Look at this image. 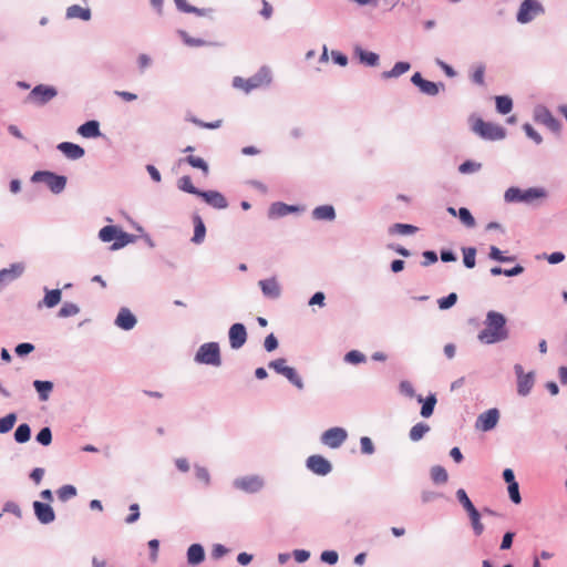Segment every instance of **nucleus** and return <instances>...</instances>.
<instances>
[{
  "instance_id": "nucleus-1",
  "label": "nucleus",
  "mask_w": 567,
  "mask_h": 567,
  "mask_svg": "<svg viewBox=\"0 0 567 567\" xmlns=\"http://www.w3.org/2000/svg\"><path fill=\"white\" fill-rule=\"evenodd\" d=\"M506 317L495 310H489L484 320V328L478 332L481 343L491 346L503 342L509 338Z\"/></svg>"
},
{
  "instance_id": "nucleus-2",
  "label": "nucleus",
  "mask_w": 567,
  "mask_h": 567,
  "mask_svg": "<svg viewBox=\"0 0 567 567\" xmlns=\"http://www.w3.org/2000/svg\"><path fill=\"white\" fill-rule=\"evenodd\" d=\"M547 197V192L543 187H529L520 189L519 187H509L504 193V200L506 203H525L533 204L535 200L544 199Z\"/></svg>"
},
{
  "instance_id": "nucleus-3",
  "label": "nucleus",
  "mask_w": 567,
  "mask_h": 567,
  "mask_svg": "<svg viewBox=\"0 0 567 567\" xmlns=\"http://www.w3.org/2000/svg\"><path fill=\"white\" fill-rule=\"evenodd\" d=\"M271 82V71L268 66H261L257 73L248 79L235 76L233 80V86L240 89L246 93L251 92L255 89L269 85Z\"/></svg>"
},
{
  "instance_id": "nucleus-4",
  "label": "nucleus",
  "mask_w": 567,
  "mask_h": 567,
  "mask_svg": "<svg viewBox=\"0 0 567 567\" xmlns=\"http://www.w3.org/2000/svg\"><path fill=\"white\" fill-rule=\"evenodd\" d=\"M194 361L199 364L220 367L221 355L218 342L203 343L196 351Z\"/></svg>"
},
{
  "instance_id": "nucleus-5",
  "label": "nucleus",
  "mask_w": 567,
  "mask_h": 567,
  "mask_svg": "<svg viewBox=\"0 0 567 567\" xmlns=\"http://www.w3.org/2000/svg\"><path fill=\"white\" fill-rule=\"evenodd\" d=\"M31 181L34 182V183H41V182L45 183L48 188L53 194H61L65 189L66 182H68L65 176L58 175V174H55L53 172H50V171H38V172H35L32 175Z\"/></svg>"
},
{
  "instance_id": "nucleus-6",
  "label": "nucleus",
  "mask_w": 567,
  "mask_h": 567,
  "mask_svg": "<svg viewBox=\"0 0 567 567\" xmlns=\"http://www.w3.org/2000/svg\"><path fill=\"white\" fill-rule=\"evenodd\" d=\"M473 131L487 141H499L506 135L505 128L498 124L477 118L473 124Z\"/></svg>"
},
{
  "instance_id": "nucleus-7",
  "label": "nucleus",
  "mask_w": 567,
  "mask_h": 567,
  "mask_svg": "<svg viewBox=\"0 0 567 567\" xmlns=\"http://www.w3.org/2000/svg\"><path fill=\"white\" fill-rule=\"evenodd\" d=\"M286 363V359L279 358L270 361L268 363V367L272 369L276 373L284 375L298 390H302L305 388L302 378L298 374L295 368L288 367Z\"/></svg>"
},
{
  "instance_id": "nucleus-8",
  "label": "nucleus",
  "mask_w": 567,
  "mask_h": 567,
  "mask_svg": "<svg viewBox=\"0 0 567 567\" xmlns=\"http://www.w3.org/2000/svg\"><path fill=\"white\" fill-rule=\"evenodd\" d=\"M544 12L545 9L538 0H524L518 8L516 20L520 24H526Z\"/></svg>"
},
{
  "instance_id": "nucleus-9",
  "label": "nucleus",
  "mask_w": 567,
  "mask_h": 567,
  "mask_svg": "<svg viewBox=\"0 0 567 567\" xmlns=\"http://www.w3.org/2000/svg\"><path fill=\"white\" fill-rule=\"evenodd\" d=\"M58 95V90L52 85L38 84L27 96L29 103L43 106Z\"/></svg>"
},
{
  "instance_id": "nucleus-10",
  "label": "nucleus",
  "mask_w": 567,
  "mask_h": 567,
  "mask_svg": "<svg viewBox=\"0 0 567 567\" xmlns=\"http://www.w3.org/2000/svg\"><path fill=\"white\" fill-rule=\"evenodd\" d=\"M233 486L241 492L255 494L264 488L265 481L260 475H246L235 478Z\"/></svg>"
},
{
  "instance_id": "nucleus-11",
  "label": "nucleus",
  "mask_w": 567,
  "mask_h": 567,
  "mask_svg": "<svg viewBox=\"0 0 567 567\" xmlns=\"http://www.w3.org/2000/svg\"><path fill=\"white\" fill-rule=\"evenodd\" d=\"M348 439V432L343 427H330L321 434L320 441L330 449H339Z\"/></svg>"
},
{
  "instance_id": "nucleus-12",
  "label": "nucleus",
  "mask_w": 567,
  "mask_h": 567,
  "mask_svg": "<svg viewBox=\"0 0 567 567\" xmlns=\"http://www.w3.org/2000/svg\"><path fill=\"white\" fill-rule=\"evenodd\" d=\"M514 372L517 378V393L520 396H527L530 393L535 383L534 372L525 373L520 364L514 365Z\"/></svg>"
},
{
  "instance_id": "nucleus-13",
  "label": "nucleus",
  "mask_w": 567,
  "mask_h": 567,
  "mask_svg": "<svg viewBox=\"0 0 567 567\" xmlns=\"http://www.w3.org/2000/svg\"><path fill=\"white\" fill-rule=\"evenodd\" d=\"M411 82L419 87V90L429 96H435L440 93V90H444L445 85L442 82H432L429 80H425L422 78L421 73L415 72L412 78Z\"/></svg>"
},
{
  "instance_id": "nucleus-14",
  "label": "nucleus",
  "mask_w": 567,
  "mask_h": 567,
  "mask_svg": "<svg viewBox=\"0 0 567 567\" xmlns=\"http://www.w3.org/2000/svg\"><path fill=\"white\" fill-rule=\"evenodd\" d=\"M534 120L537 123L545 125L553 132H558L561 126L559 121L556 120L551 112L544 105H537L534 109Z\"/></svg>"
},
{
  "instance_id": "nucleus-15",
  "label": "nucleus",
  "mask_w": 567,
  "mask_h": 567,
  "mask_svg": "<svg viewBox=\"0 0 567 567\" xmlns=\"http://www.w3.org/2000/svg\"><path fill=\"white\" fill-rule=\"evenodd\" d=\"M499 420V411L496 408L489 409L481 413L475 422V427L483 432L493 430Z\"/></svg>"
},
{
  "instance_id": "nucleus-16",
  "label": "nucleus",
  "mask_w": 567,
  "mask_h": 567,
  "mask_svg": "<svg viewBox=\"0 0 567 567\" xmlns=\"http://www.w3.org/2000/svg\"><path fill=\"white\" fill-rule=\"evenodd\" d=\"M306 465L309 471L320 476H326L332 471L331 463L318 454L309 456Z\"/></svg>"
},
{
  "instance_id": "nucleus-17",
  "label": "nucleus",
  "mask_w": 567,
  "mask_h": 567,
  "mask_svg": "<svg viewBox=\"0 0 567 567\" xmlns=\"http://www.w3.org/2000/svg\"><path fill=\"white\" fill-rule=\"evenodd\" d=\"M37 519L43 524L49 525L55 520V513L49 503L34 501L32 504Z\"/></svg>"
},
{
  "instance_id": "nucleus-18",
  "label": "nucleus",
  "mask_w": 567,
  "mask_h": 567,
  "mask_svg": "<svg viewBox=\"0 0 567 567\" xmlns=\"http://www.w3.org/2000/svg\"><path fill=\"white\" fill-rule=\"evenodd\" d=\"M229 344L231 349H240L247 341V330L243 323H234L228 331Z\"/></svg>"
},
{
  "instance_id": "nucleus-19",
  "label": "nucleus",
  "mask_w": 567,
  "mask_h": 567,
  "mask_svg": "<svg viewBox=\"0 0 567 567\" xmlns=\"http://www.w3.org/2000/svg\"><path fill=\"white\" fill-rule=\"evenodd\" d=\"M114 323L120 329L130 331L136 326L137 319L128 308L123 307L120 309Z\"/></svg>"
},
{
  "instance_id": "nucleus-20",
  "label": "nucleus",
  "mask_w": 567,
  "mask_h": 567,
  "mask_svg": "<svg viewBox=\"0 0 567 567\" xmlns=\"http://www.w3.org/2000/svg\"><path fill=\"white\" fill-rule=\"evenodd\" d=\"M198 196L216 209H225L228 207L226 197L217 190H202Z\"/></svg>"
},
{
  "instance_id": "nucleus-21",
  "label": "nucleus",
  "mask_w": 567,
  "mask_h": 567,
  "mask_svg": "<svg viewBox=\"0 0 567 567\" xmlns=\"http://www.w3.org/2000/svg\"><path fill=\"white\" fill-rule=\"evenodd\" d=\"M258 285L266 298L278 299L281 295L280 285L275 277L260 280Z\"/></svg>"
},
{
  "instance_id": "nucleus-22",
  "label": "nucleus",
  "mask_w": 567,
  "mask_h": 567,
  "mask_svg": "<svg viewBox=\"0 0 567 567\" xmlns=\"http://www.w3.org/2000/svg\"><path fill=\"white\" fill-rule=\"evenodd\" d=\"M56 148L69 159L76 161L84 156L85 151L82 146L71 143L61 142Z\"/></svg>"
},
{
  "instance_id": "nucleus-23",
  "label": "nucleus",
  "mask_w": 567,
  "mask_h": 567,
  "mask_svg": "<svg viewBox=\"0 0 567 567\" xmlns=\"http://www.w3.org/2000/svg\"><path fill=\"white\" fill-rule=\"evenodd\" d=\"M24 271V265L22 262L12 264L9 268L0 270V285H7L17 278H19Z\"/></svg>"
},
{
  "instance_id": "nucleus-24",
  "label": "nucleus",
  "mask_w": 567,
  "mask_h": 567,
  "mask_svg": "<svg viewBox=\"0 0 567 567\" xmlns=\"http://www.w3.org/2000/svg\"><path fill=\"white\" fill-rule=\"evenodd\" d=\"M298 210H299L298 206L287 205L281 202H277V203L271 204V206L269 207L268 216H269V218H278V217H284L290 213H295Z\"/></svg>"
},
{
  "instance_id": "nucleus-25",
  "label": "nucleus",
  "mask_w": 567,
  "mask_h": 567,
  "mask_svg": "<svg viewBox=\"0 0 567 567\" xmlns=\"http://www.w3.org/2000/svg\"><path fill=\"white\" fill-rule=\"evenodd\" d=\"M78 133L84 138L101 136L100 123L95 120L87 121L78 127Z\"/></svg>"
},
{
  "instance_id": "nucleus-26",
  "label": "nucleus",
  "mask_w": 567,
  "mask_h": 567,
  "mask_svg": "<svg viewBox=\"0 0 567 567\" xmlns=\"http://www.w3.org/2000/svg\"><path fill=\"white\" fill-rule=\"evenodd\" d=\"M205 559V550L200 544H193L187 549V563L192 566L199 565Z\"/></svg>"
},
{
  "instance_id": "nucleus-27",
  "label": "nucleus",
  "mask_w": 567,
  "mask_h": 567,
  "mask_svg": "<svg viewBox=\"0 0 567 567\" xmlns=\"http://www.w3.org/2000/svg\"><path fill=\"white\" fill-rule=\"evenodd\" d=\"M354 54L361 63L368 66H377L379 64V54L363 50L361 47L354 48Z\"/></svg>"
},
{
  "instance_id": "nucleus-28",
  "label": "nucleus",
  "mask_w": 567,
  "mask_h": 567,
  "mask_svg": "<svg viewBox=\"0 0 567 567\" xmlns=\"http://www.w3.org/2000/svg\"><path fill=\"white\" fill-rule=\"evenodd\" d=\"M416 400L417 402L422 403L420 412L421 415L423 417H430L433 414L435 404L437 402L436 395L434 393H430L425 399H423L422 395H417Z\"/></svg>"
},
{
  "instance_id": "nucleus-29",
  "label": "nucleus",
  "mask_w": 567,
  "mask_h": 567,
  "mask_svg": "<svg viewBox=\"0 0 567 567\" xmlns=\"http://www.w3.org/2000/svg\"><path fill=\"white\" fill-rule=\"evenodd\" d=\"M45 295L42 301L38 303V307L41 308L42 306L47 308H53L55 307L60 301L62 297V292L60 289H51L44 288Z\"/></svg>"
},
{
  "instance_id": "nucleus-30",
  "label": "nucleus",
  "mask_w": 567,
  "mask_h": 567,
  "mask_svg": "<svg viewBox=\"0 0 567 567\" xmlns=\"http://www.w3.org/2000/svg\"><path fill=\"white\" fill-rule=\"evenodd\" d=\"M312 218L316 220L332 221L336 218V210L331 205H321L312 210Z\"/></svg>"
},
{
  "instance_id": "nucleus-31",
  "label": "nucleus",
  "mask_w": 567,
  "mask_h": 567,
  "mask_svg": "<svg viewBox=\"0 0 567 567\" xmlns=\"http://www.w3.org/2000/svg\"><path fill=\"white\" fill-rule=\"evenodd\" d=\"M65 16L68 19H81L83 21H89L91 19V10L90 8L73 4L66 9Z\"/></svg>"
},
{
  "instance_id": "nucleus-32",
  "label": "nucleus",
  "mask_w": 567,
  "mask_h": 567,
  "mask_svg": "<svg viewBox=\"0 0 567 567\" xmlns=\"http://www.w3.org/2000/svg\"><path fill=\"white\" fill-rule=\"evenodd\" d=\"M193 223H194V236L192 238V241L196 245H199L205 240L206 227H205V224L199 215L193 216Z\"/></svg>"
},
{
  "instance_id": "nucleus-33",
  "label": "nucleus",
  "mask_w": 567,
  "mask_h": 567,
  "mask_svg": "<svg viewBox=\"0 0 567 567\" xmlns=\"http://www.w3.org/2000/svg\"><path fill=\"white\" fill-rule=\"evenodd\" d=\"M33 386H34L35 391L38 392L39 400L44 402L49 399V396L53 390V382L35 380V381H33Z\"/></svg>"
},
{
  "instance_id": "nucleus-34",
  "label": "nucleus",
  "mask_w": 567,
  "mask_h": 567,
  "mask_svg": "<svg viewBox=\"0 0 567 567\" xmlns=\"http://www.w3.org/2000/svg\"><path fill=\"white\" fill-rule=\"evenodd\" d=\"M174 2L176 4V8L179 11L185 12V13H195L199 17L207 16L208 13H210L213 11L212 9H205V8L200 9V8L190 6L186 2V0H174Z\"/></svg>"
},
{
  "instance_id": "nucleus-35",
  "label": "nucleus",
  "mask_w": 567,
  "mask_h": 567,
  "mask_svg": "<svg viewBox=\"0 0 567 567\" xmlns=\"http://www.w3.org/2000/svg\"><path fill=\"white\" fill-rule=\"evenodd\" d=\"M431 430L430 425L424 422H419L413 425L409 432V439L412 442H417L424 437L426 433Z\"/></svg>"
},
{
  "instance_id": "nucleus-36",
  "label": "nucleus",
  "mask_w": 567,
  "mask_h": 567,
  "mask_svg": "<svg viewBox=\"0 0 567 567\" xmlns=\"http://www.w3.org/2000/svg\"><path fill=\"white\" fill-rule=\"evenodd\" d=\"M410 68H411V64L409 62H403V61L396 62L391 70L382 72V78L383 79L399 78L400 75L408 72L410 70Z\"/></svg>"
},
{
  "instance_id": "nucleus-37",
  "label": "nucleus",
  "mask_w": 567,
  "mask_h": 567,
  "mask_svg": "<svg viewBox=\"0 0 567 567\" xmlns=\"http://www.w3.org/2000/svg\"><path fill=\"white\" fill-rule=\"evenodd\" d=\"M134 240H135L134 235L125 233L118 228V234H117L116 240L113 241L111 249L118 250V249L125 247L126 245L134 243Z\"/></svg>"
},
{
  "instance_id": "nucleus-38",
  "label": "nucleus",
  "mask_w": 567,
  "mask_h": 567,
  "mask_svg": "<svg viewBox=\"0 0 567 567\" xmlns=\"http://www.w3.org/2000/svg\"><path fill=\"white\" fill-rule=\"evenodd\" d=\"M31 437V427L27 423L20 424L14 432V440L17 443H27Z\"/></svg>"
},
{
  "instance_id": "nucleus-39",
  "label": "nucleus",
  "mask_w": 567,
  "mask_h": 567,
  "mask_svg": "<svg viewBox=\"0 0 567 567\" xmlns=\"http://www.w3.org/2000/svg\"><path fill=\"white\" fill-rule=\"evenodd\" d=\"M463 264L466 268L472 269L476 265V248L475 247H463Z\"/></svg>"
},
{
  "instance_id": "nucleus-40",
  "label": "nucleus",
  "mask_w": 567,
  "mask_h": 567,
  "mask_svg": "<svg viewBox=\"0 0 567 567\" xmlns=\"http://www.w3.org/2000/svg\"><path fill=\"white\" fill-rule=\"evenodd\" d=\"M431 480L435 484H444L449 480V474L443 466L435 465L431 468Z\"/></svg>"
},
{
  "instance_id": "nucleus-41",
  "label": "nucleus",
  "mask_w": 567,
  "mask_h": 567,
  "mask_svg": "<svg viewBox=\"0 0 567 567\" xmlns=\"http://www.w3.org/2000/svg\"><path fill=\"white\" fill-rule=\"evenodd\" d=\"M117 234H118V227H116V226H104L99 231V238L103 243H111L112 240H114V241L116 240Z\"/></svg>"
},
{
  "instance_id": "nucleus-42",
  "label": "nucleus",
  "mask_w": 567,
  "mask_h": 567,
  "mask_svg": "<svg viewBox=\"0 0 567 567\" xmlns=\"http://www.w3.org/2000/svg\"><path fill=\"white\" fill-rule=\"evenodd\" d=\"M178 188L185 193H188V194H193V195H196L198 196L199 193L202 192L200 189L196 188L193 183H192V178L187 175L185 176H182L179 179H178Z\"/></svg>"
},
{
  "instance_id": "nucleus-43",
  "label": "nucleus",
  "mask_w": 567,
  "mask_h": 567,
  "mask_svg": "<svg viewBox=\"0 0 567 567\" xmlns=\"http://www.w3.org/2000/svg\"><path fill=\"white\" fill-rule=\"evenodd\" d=\"M496 110L501 114H508L513 109V101L509 96H496Z\"/></svg>"
},
{
  "instance_id": "nucleus-44",
  "label": "nucleus",
  "mask_w": 567,
  "mask_h": 567,
  "mask_svg": "<svg viewBox=\"0 0 567 567\" xmlns=\"http://www.w3.org/2000/svg\"><path fill=\"white\" fill-rule=\"evenodd\" d=\"M416 231H417V227L410 225V224H401V223L393 224L389 229L390 234H399V235H412Z\"/></svg>"
},
{
  "instance_id": "nucleus-45",
  "label": "nucleus",
  "mask_w": 567,
  "mask_h": 567,
  "mask_svg": "<svg viewBox=\"0 0 567 567\" xmlns=\"http://www.w3.org/2000/svg\"><path fill=\"white\" fill-rule=\"evenodd\" d=\"M183 161L189 164L192 167L200 169L205 176L208 175V164L202 157L189 155L185 157Z\"/></svg>"
},
{
  "instance_id": "nucleus-46",
  "label": "nucleus",
  "mask_w": 567,
  "mask_h": 567,
  "mask_svg": "<svg viewBox=\"0 0 567 567\" xmlns=\"http://www.w3.org/2000/svg\"><path fill=\"white\" fill-rule=\"evenodd\" d=\"M178 35L181 37V39L183 40V42L187 45V47H192V48H198V47H204L206 44H208L205 40L203 39H198V38H193L190 37L186 31L184 30H178L177 31Z\"/></svg>"
},
{
  "instance_id": "nucleus-47",
  "label": "nucleus",
  "mask_w": 567,
  "mask_h": 567,
  "mask_svg": "<svg viewBox=\"0 0 567 567\" xmlns=\"http://www.w3.org/2000/svg\"><path fill=\"white\" fill-rule=\"evenodd\" d=\"M56 495L61 502H68L71 498H73L74 496H76V488H75V486H73L71 484H66V485L61 486L56 491Z\"/></svg>"
},
{
  "instance_id": "nucleus-48",
  "label": "nucleus",
  "mask_w": 567,
  "mask_h": 567,
  "mask_svg": "<svg viewBox=\"0 0 567 567\" xmlns=\"http://www.w3.org/2000/svg\"><path fill=\"white\" fill-rule=\"evenodd\" d=\"M80 312V307L73 302H64L58 312L60 318H69L76 316Z\"/></svg>"
},
{
  "instance_id": "nucleus-49",
  "label": "nucleus",
  "mask_w": 567,
  "mask_h": 567,
  "mask_svg": "<svg viewBox=\"0 0 567 567\" xmlns=\"http://www.w3.org/2000/svg\"><path fill=\"white\" fill-rule=\"evenodd\" d=\"M17 422V414L9 413L6 416L0 419V434H6L12 430L14 423Z\"/></svg>"
},
{
  "instance_id": "nucleus-50",
  "label": "nucleus",
  "mask_w": 567,
  "mask_h": 567,
  "mask_svg": "<svg viewBox=\"0 0 567 567\" xmlns=\"http://www.w3.org/2000/svg\"><path fill=\"white\" fill-rule=\"evenodd\" d=\"M471 524L473 532L476 536L482 535L484 532V525L481 523V514L477 509L473 511L472 513H468Z\"/></svg>"
},
{
  "instance_id": "nucleus-51",
  "label": "nucleus",
  "mask_w": 567,
  "mask_h": 567,
  "mask_svg": "<svg viewBox=\"0 0 567 567\" xmlns=\"http://www.w3.org/2000/svg\"><path fill=\"white\" fill-rule=\"evenodd\" d=\"M456 498L462 504L467 514L476 509L463 488L456 491Z\"/></svg>"
},
{
  "instance_id": "nucleus-52",
  "label": "nucleus",
  "mask_w": 567,
  "mask_h": 567,
  "mask_svg": "<svg viewBox=\"0 0 567 567\" xmlns=\"http://www.w3.org/2000/svg\"><path fill=\"white\" fill-rule=\"evenodd\" d=\"M460 220L467 227V228H473L475 227L476 225V221H475V218L473 217L472 213L465 208V207H461L458 209V214H457Z\"/></svg>"
},
{
  "instance_id": "nucleus-53",
  "label": "nucleus",
  "mask_w": 567,
  "mask_h": 567,
  "mask_svg": "<svg viewBox=\"0 0 567 567\" xmlns=\"http://www.w3.org/2000/svg\"><path fill=\"white\" fill-rule=\"evenodd\" d=\"M39 444L48 446L52 442V431L49 426L42 427L35 436Z\"/></svg>"
},
{
  "instance_id": "nucleus-54",
  "label": "nucleus",
  "mask_w": 567,
  "mask_h": 567,
  "mask_svg": "<svg viewBox=\"0 0 567 567\" xmlns=\"http://www.w3.org/2000/svg\"><path fill=\"white\" fill-rule=\"evenodd\" d=\"M481 168V163L474 161H465L458 166V172L461 174H472L478 172Z\"/></svg>"
},
{
  "instance_id": "nucleus-55",
  "label": "nucleus",
  "mask_w": 567,
  "mask_h": 567,
  "mask_svg": "<svg viewBox=\"0 0 567 567\" xmlns=\"http://www.w3.org/2000/svg\"><path fill=\"white\" fill-rule=\"evenodd\" d=\"M457 301V295L455 292H451L446 297L440 298L437 300L439 308L442 310L450 309L453 307Z\"/></svg>"
},
{
  "instance_id": "nucleus-56",
  "label": "nucleus",
  "mask_w": 567,
  "mask_h": 567,
  "mask_svg": "<svg viewBox=\"0 0 567 567\" xmlns=\"http://www.w3.org/2000/svg\"><path fill=\"white\" fill-rule=\"evenodd\" d=\"M344 361L351 364L362 363L365 361V355L358 350H351L344 355Z\"/></svg>"
},
{
  "instance_id": "nucleus-57",
  "label": "nucleus",
  "mask_w": 567,
  "mask_h": 567,
  "mask_svg": "<svg viewBox=\"0 0 567 567\" xmlns=\"http://www.w3.org/2000/svg\"><path fill=\"white\" fill-rule=\"evenodd\" d=\"M507 491H508L509 498L514 504H519L522 502V497L519 494V485L517 482H513V483L508 484Z\"/></svg>"
},
{
  "instance_id": "nucleus-58",
  "label": "nucleus",
  "mask_w": 567,
  "mask_h": 567,
  "mask_svg": "<svg viewBox=\"0 0 567 567\" xmlns=\"http://www.w3.org/2000/svg\"><path fill=\"white\" fill-rule=\"evenodd\" d=\"M523 130L526 133V135L533 140L537 145H539L543 142V137L540 134L528 123H525L523 125Z\"/></svg>"
},
{
  "instance_id": "nucleus-59",
  "label": "nucleus",
  "mask_w": 567,
  "mask_h": 567,
  "mask_svg": "<svg viewBox=\"0 0 567 567\" xmlns=\"http://www.w3.org/2000/svg\"><path fill=\"white\" fill-rule=\"evenodd\" d=\"M399 390L401 392V394L408 396V398H415L417 396L415 394V391H414V388L412 385V383L410 381H401L400 384H399Z\"/></svg>"
},
{
  "instance_id": "nucleus-60",
  "label": "nucleus",
  "mask_w": 567,
  "mask_h": 567,
  "mask_svg": "<svg viewBox=\"0 0 567 567\" xmlns=\"http://www.w3.org/2000/svg\"><path fill=\"white\" fill-rule=\"evenodd\" d=\"M360 446H361V452L367 455H371L375 451L373 442L368 436H362L360 439Z\"/></svg>"
},
{
  "instance_id": "nucleus-61",
  "label": "nucleus",
  "mask_w": 567,
  "mask_h": 567,
  "mask_svg": "<svg viewBox=\"0 0 567 567\" xmlns=\"http://www.w3.org/2000/svg\"><path fill=\"white\" fill-rule=\"evenodd\" d=\"M320 559L329 565H334L338 563L339 555L336 550H324L321 553Z\"/></svg>"
},
{
  "instance_id": "nucleus-62",
  "label": "nucleus",
  "mask_w": 567,
  "mask_h": 567,
  "mask_svg": "<svg viewBox=\"0 0 567 567\" xmlns=\"http://www.w3.org/2000/svg\"><path fill=\"white\" fill-rule=\"evenodd\" d=\"M484 73L485 66L483 64H480L478 66H476V69L471 75L472 81L478 85H484Z\"/></svg>"
},
{
  "instance_id": "nucleus-63",
  "label": "nucleus",
  "mask_w": 567,
  "mask_h": 567,
  "mask_svg": "<svg viewBox=\"0 0 567 567\" xmlns=\"http://www.w3.org/2000/svg\"><path fill=\"white\" fill-rule=\"evenodd\" d=\"M195 475L198 480L203 481L205 485H209L210 483V475L206 467L195 465Z\"/></svg>"
},
{
  "instance_id": "nucleus-64",
  "label": "nucleus",
  "mask_w": 567,
  "mask_h": 567,
  "mask_svg": "<svg viewBox=\"0 0 567 567\" xmlns=\"http://www.w3.org/2000/svg\"><path fill=\"white\" fill-rule=\"evenodd\" d=\"M3 512L11 513L14 516H17L18 518H20L22 515L20 506L16 502H12V501H8L7 503H4Z\"/></svg>"
}]
</instances>
